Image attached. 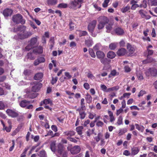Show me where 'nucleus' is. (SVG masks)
<instances>
[{
  "label": "nucleus",
  "instance_id": "obj_32",
  "mask_svg": "<svg viewBox=\"0 0 157 157\" xmlns=\"http://www.w3.org/2000/svg\"><path fill=\"white\" fill-rule=\"evenodd\" d=\"M148 4L151 6H157V0H148Z\"/></svg>",
  "mask_w": 157,
  "mask_h": 157
},
{
  "label": "nucleus",
  "instance_id": "obj_57",
  "mask_svg": "<svg viewBox=\"0 0 157 157\" xmlns=\"http://www.w3.org/2000/svg\"><path fill=\"white\" fill-rule=\"evenodd\" d=\"M6 75H3L0 76V83L3 82L6 80Z\"/></svg>",
  "mask_w": 157,
  "mask_h": 157
},
{
  "label": "nucleus",
  "instance_id": "obj_39",
  "mask_svg": "<svg viewBox=\"0 0 157 157\" xmlns=\"http://www.w3.org/2000/svg\"><path fill=\"white\" fill-rule=\"evenodd\" d=\"M47 3L48 5H54L57 2V0H48Z\"/></svg>",
  "mask_w": 157,
  "mask_h": 157
},
{
  "label": "nucleus",
  "instance_id": "obj_7",
  "mask_svg": "<svg viewBox=\"0 0 157 157\" xmlns=\"http://www.w3.org/2000/svg\"><path fill=\"white\" fill-rule=\"evenodd\" d=\"M6 113L7 115L12 118H16L19 115V113L16 110L10 109H8L6 111Z\"/></svg>",
  "mask_w": 157,
  "mask_h": 157
},
{
  "label": "nucleus",
  "instance_id": "obj_27",
  "mask_svg": "<svg viewBox=\"0 0 157 157\" xmlns=\"http://www.w3.org/2000/svg\"><path fill=\"white\" fill-rule=\"evenodd\" d=\"M85 44L88 47H90L93 44V42L92 39H89L85 41Z\"/></svg>",
  "mask_w": 157,
  "mask_h": 157
},
{
  "label": "nucleus",
  "instance_id": "obj_36",
  "mask_svg": "<svg viewBox=\"0 0 157 157\" xmlns=\"http://www.w3.org/2000/svg\"><path fill=\"white\" fill-rule=\"evenodd\" d=\"M130 9V6L128 5L126 6L123 7L121 9V11L123 13H125Z\"/></svg>",
  "mask_w": 157,
  "mask_h": 157
},
{
  "label": "nucleus",
  "instance_id": "obj_52",
  "mask_svg": "<svg viewBox=\"0 0 157 157\" xmlns=\"http://www.w3.org/2000/svg\"><path fill=\"white\" fill-rule=\"evenodd\" d=\"M101 46V45L100 43H98L95 45L94 47L93 48L94 50H97L100 49Z\"/></svg>",
  "mask_w": 157,
  "mask_h": 157
},
{
  "label": "nucleus",
  "instance_id": "obj_48",
  "mask_svg": "<svg viewBox=\"0 0 157 157\" xmlns=\"http://www.w3.org/2000/svg\"><path fill=\"white\" fill-rule=\"evenodd\" d=\"M12 128V125H10L8 127L6 126L3 127V129L4 130H5L7 132H10Z\"/></svg>",
  "mask_w": 157,
  "mask_h": 157
},
{
  "label": "nucleus",
  "instance_id": "obj_28",
  "mask_svg": "<svg viewBox=\"0 0 157 157\" xmlns=\"http://www.w3.org/2000/svg\"><path fill=\"white\" fill-rule=\"evenodd\" d=\"M29 102L26 100L22 101L20 104V106L22 107H26L27 105L29 104Z\"/></svg>",
  "mask_w": 157,
  "mask_h": 157
},
{
  "label": "nucleus",
  "instance_id": "obj_56",
  "mask_svg": "<svg viewBox=\"0 0 157 157\" xmlns=\"http://www.w3.org/2000/svg\"><path fill=\"white\" fill-rule=\"evenodd\" d=\"M105 25L104 24L99 22V24L98 25V29H102L104 27Z\"/></svg>",
  "mask_w": 157,
  "mask_h": 157
},
{
  "label": "nucleus",
  "instance_id": "obj_38",
  "mask_svg": "<svg viewBox=\"0 0 157 157\" xmlns=\"http://www.w3.org/2000/svg\"><path fill=\"white\" fill-rule=\"evenodd\" d=\"M83 128V126H78L76 128V131L77 132L78 134L81 135L82 134V130Z\"/></svg>",
  "mask_w": 157,
  "mask_h": 157
},
{
  "label": "nucleus",
  "instance_id": "obj_41",
  "mask_svg": "<svg viewBox=\"0 0 157 157\" xmlns=\"http://www.w3.org/2000/svg\"><path fill=\"white\" fill-rule=\"evenodd\" d=\"M123 118L121 116H120L118 118L116 124L120 125L123 124Z\"/></svg>",
  "mask_w": 157,
  "mask_h": 157
},
{
  "label": "nucleus",
  "instance_id": "obj_19",
  "mask_svg": "<svg viewBox=\"0 0 157 157\" xmlns=\"http://www.w3.org/2000/svg\"><path fill=\"white\" fill-rule=\"evenodd\" d=\"M26 27L23 25L19 26L16 29V31L19 32V33H22L25 31Z\"/></svg>",
  "mask_w": 157,
  "mask_h": 157
},
{
  "label": "nucleus",
  "instance_id": "obj_64",
  "mask_svg": "<svg viewBox=\"0 0 157 157\" xmlns=\"http://www.w3.org/2000/svg\"><path fill=\"white\" fill-rule=\"evenodd\" d=\"M148 156L149 157H157V155L151 152L148 154Z\"/></svg>",
  "mask_w": 157,
  "mask_h": 157
},
{
  "label": "nucleus",
  "instance_id": "obj_62",
  "mask_svg": "<svg viewBox=\"0 0 157 157\" xmlns=\"http://www.w3.org/2000/svg\"><path fill=\"white\" fill-rule=\"evenodd\" d=\"M123 154L124 155L126 156L131 155V153L128 150H124L123 153Z\"/></svg>",
  "mask_w": 157,
  "mask_h": 157
},
{
  "label": "nucleus",
  "instance_id": "obj_31",
  "mask_svg": "<svg viewBox=\"0 0 157 157\" xmlns=\"http://www.w3.org/2000/svg\"><path fill=\"white\" fill-rule=\"evenodd\" d=\"M119 87L118 86H114L112 87L109 88L107 89L106 92H109L114 90H117L119 89Z\"/></svg>",
  "mask_w": 157,
  "mask_h": 157
},
{
  "label": "nucleus",
  "instance_id": "obj_26",
  "mask_svg": "<svg viewBox=\"0 0 157 157\" xmlns=\"http://www.w3.org/2000/svg\"><path fill=\"white\" fill-rule=\"evenodd\" d=\"M116 56L115 53L113 51H109L107 54V57L108 58L112 59L114 58Z\"/></svg>",
  "mask_w": 157,
  "mask_h": 157
},
{
  "label": "nucleus",
  "instance_id": "obj_35",
  "mask_svg": "<svg viewBox=\"0 0 157 157\" xmlns=\"http://www.w3.org/2000/svg\"><path fill=\"white\" fill-rule=\"evenodd\" d=\"M79 113L80 118L81 119H84L85 117L86 113L84 111H78Z\"/></svg>",
  "mask_w": 157,
  "mask_h": 157
},
{
  "label": "nucleus",
  "instance_id": "obj_63",
  "mask_svg": "<svg viewBox=\"0 0 157 157\" xmlns=\"http://www.w3.org/2000/svg\"><path fill=\"white\" fill-rule=\"evenodd\" d=\"M41 122L42 125L44 126L46 128H49V125L46 122L45 123H43L42 122Z\"/></svg>",
  "mask_w": 157,
  "mask_h": 157
},
{
  "label": "nucleus",
  "instance_id": "obj_17",
  "mask_svg": "<svg viewBox=\"0 0 157 157\" xmlns=\"http://www.w3.org/2000/svg\"><path fill=\"white\" fill-rule=\"evenodd\" d=\"M139 149L137 147H133L131 149V156H134L137 155L139 151Z\"/></svg>",
  "mask_w": 157,
  "mask_h": 157
},
{
  "label": "nucleus",
  "instance_id": "obj_22",
  "mask_svg": "<svg viewBox=\"0 0 157 157\" xmlns=\"http://www.w3.org/2000/svg\"><path fill=\"white\" fill-rule=\"evenodd\" d=\"M126 52V50L124 48H122L118 50L117 53L118 56H121L124 55Z\"/></svg>",
  "mask_w": 157,
  "mask_h": 157
},
{
  "label": "nucleus",
  "instance_id": "obj_3",
  "mask_svg": "<svg viewBox=\"0 0 157 157\" xmlns=\"http://www.w3.org/2000/svg\"><path fill=\"white\" fill-rule=\"evenodd\" d=\"M147 76H155L157 75V69L155 68H149L145 72Z\"/></svg>",
  "mask_w": 157,
  "mask_h": 157
},
{
  "label": "nucleus",
  "instance_id": "obj_53",
  "mask_svg": "<svg viewBox=\"0 0 157 157\" xmlns=\"http://www.w3.org/2000/svg\"><path fill=\"white\" fill-rule=\"evenodd\" d=\"M139 13L141 17L143 18L145 16L146 12L144 10H141L139 11Z\"/></svg>",
  "mask_w": 157,
  "mask_h": 157
},
{
  "label": "nucleus",
  "instance_id": "obj_21",
  "mask_svg": "<svg viewBox=\"0 0 157 157\" xmlns=\"http://www.w3.org/2000/svg\"><path fill=\"white\" fill-rule=\"evenodd\" d=\"M100 61L101 63L105 66H109L110 62L111 60L106 58H103L100 59Z\"/></svg>",
  "mask_w": 157,
  "mask_h": 157
},
{
  "label": "nucleus",
  "instance_id": "obj_45",
  "mask_svg": "<svg viewBox=\"0 0 157 157\" xmlns=\"http://www.w3.org/2000/svg\"><path fill=\"white\" fill-rule=\"evenodd\" d=\"M67 6V4L61 3L58 5V7L60 8H66Z\"/></svg>",
  "mask_w": 157,
  "mask_h": 157
},
{
  "label": "nucleus",
  "instance_id": "obj_37",
  "mask_svg": "<svg viewBox=\"0 0 157 157\" xmlns=\"http://www.w3.org/2000/svg\"><path fill=\"white\" fill-rule=\"evenodd\" d=\"M43 103L45 105L49 104L51 106H52L53 103L52 101L50 99H45L43 101Z\"/></svg>",
  "mask_w": 157,
  "mask_h": 157
},
{
  "label": "nucleus",
  "instance_id": "obj_30",
  "mask_svg": "<svg viewBox=\"0 0 157 157\" xmlns=\"http://www.w3.org/2000/svg\"><path fill=\"white\" fill-rule=\"evenodd\" d=\"M108 113L110 118V121L111 122H113L115 120V119L113 116V113L111 111H109Z\"/></svg>",
  "mask_w": 157,
  "mask_h": 157
},
{
  "label": "nucleus",
  "instance_id": "obj_14",
  "mask_svg": "<svg viewBox=\"0 0 157 157\" xmlns=\"http://www.w3.org/2000/svg\"><path fill=\"white\" fill-rule=\"evenodd\" d=\"M98 21L99 22H100L105 25V24L108 23L109 20L106 17L101 16L99 17Z\"/></svg>",
  "mask_w": 157,
  "mask_h": 157
},
{
  "label": "nucleus",
  "instance_id": "obj_43",
  "mask_svg": "<svg viewBox=\"0 0 157 157\" xmlns=\"http://www.w3.org/2000/svg\"><path fill=\"white\" fill-rule=\"evenodd\" d=\"M31 70L29 69H26L24 71V74L25 76H29L31 74Z\"/></svg>",
  "mask_w": 157,
  "mask_h": 157
},
{
  "label": "nucleus",
  "instance_id": "obj_15",
  "mask_svg": "<svg viewBox=\"0 0 157 157\" xmlns=\"http://www.w3.org/2000/svg\"><path fill=\"white\" fill-rule=\"evenodd\" d=\"M115 33L118 35L121 36L124 33V31L123 29L120 27H118L115 28L114 29Z\"/></svg>",
  "mask_w": 157,
  "mask_h": 157
},
{
  "label": "nucleus",
  "instance_id": "obj_50",
  "mask_svg": "<svg viewBox=\"0 0 157 157\" xmlns=\"http://www.w3.org/2000/svg\"><path fill=\"white\" fill-rule=\"evenodd\" d=\"M106 32L108 33H110L112 29V25L110 24L107 25L106 26Z\"/></svg>",
  "mask_w": 157,
  "mask_h": 157
},
{
  "label": "nucleus",
  "instance_id": "obj_33",
  "mask_svg": "<svg viewBox=\"0 0 157 157\" xmlns=\"http://www.w3.org/2000/svg\"><path fill=\"white\" fill-rule=\"evenodd\" d=\"M85 98L86 102L88 103H90L92 100V98L91 96L88 94H87Z\"/></svg>",
  "mask_w": 157,
  "mask_h": 157
},
{
  "label": "nucleus",
  "instance_id": "obj_13",
  "mask_svg": "<svg viewBox=\"0 0 157 157\" xmlns=\"http://www.w3.org/2000/svg\"><path fill=\"white\" fill-rule=\"evenodd\" d=\"M13 12V10L9 8H6L3 11V14L5 17H8L11 15Z\"/></svg>",
  "mask_w": 157,
  "mask_h": 157
},
{
  "label": "nucleus",
  "instance_id": "obj_2",
  "mask_svg": "<svg viewBox=\"0 0 157 157\" xmlns=\"http://www.w3.org/2000/svg\"><path fill=\"white\" fill-rule=\"evenodd\" d=\"M37 39L36 37H33L31 39L29 43L25 47V49L29 51L31 49L36 47L37 45Z\"/></svg>",
  "mask_w": 157,
  "mask_h": 157
},
{
  "label": "nucleus",
  "instance_id": "obj_34",
  "mask_svg": "<svg viewBox=\"0 0 157 157\" xmlns=\"http://www.w3.org/2000/svg\"><path fill=\"white\" fill-rule=\"evenodd\" d=\"M135 125L136 127V128L138 130L140 131L141 132H143L144 130V127L142 125H139L138 124H135Z\"/></svg>",
  "mask_w": 157,
  "mask_h": 157
},
{
  "label": "nucleus",
  "instance_id": "obj_46",
  "mask_svg": "<svg viewBox=\"0 0 157 157\" xmlns=\"http://www.w3.org/2000/svg\"><path fill=\"white\" fill-rule=\"evenodd\" d=\"M89 52L90 55L93 58H95V55L94 53L93 50L91 48H90L89 49Z\"/></svg>",
  "mask_w": 157,
  "mask_h": 157
},
{
  "label": "nucleus",
  "instance_id": "obj_6",
  "mask_svg": "<svg viewBox=\"0 0 157 157\" xmlns=\"http://www.w3.org/2000/svg\"><path fill=\"white\" fill-rule=\"evenodd\" d=\"M82 2L83 0H74V1H71L69 3L70 7L73 9L77 7L78 8H80Z\"/></svg>",
  "mask_w": 157,
  "mask_h": 157
},
{
  "label": "nucleus",
  "instance_id": "obj_58",
  "mask_svg": "<svg viewBox=\"0 0 157 157\" xmlns=\"http://www.w3.org/2000/svg\"><path fill=\"white\" fill-rule=\"evenodd\" d=\"M86 109V107L85 105H81V107L80 108H79L77 109V111H84Z\"/></svg>",
  "mask_w": 157,
  "mask_h": 157
},
{
  "label": "nucleus",
  "instance_id": "obj_16",
  "mask_svg": "<svg viewBox=\"0 0 157 157\" xmlns=\"http://www.w3.org/2000/svg\"><path fill=\"white\" fill-rule=\"evenodd\" d=\"M80 150V148L79 146H76L72 148L71 150V152L73 154H76L79 153Z\"/></svg>",
  "mask_w": 157,
  "mask_h": 157
},
{
  "label": "nucleus",
  "instance_id": "obj_49",
  "mask_svg": "<svg viewBox=\"0 0 157 157\" xmlns=\"http://www.w3.org/2000/svg\"><path fill=\"white\" fill-rule=\"evenodd\" d=\"M79 35L80 36H86L87 34V33L86 31H79Z\"/></svg>",
  "mask_w": 157,
  "mask_h": 157
},
{
  "label": "nucleus",
  "instance_id": "obj_18",
  "mask_svg": "<svg viewBox=\"0 0 157 157\" xmlns=\"http://www.w3.org/2000/svg\"><path fill=\"white\" fill-rule=\"evenodd\" d=\"M127 48L130 54H132L135 51V48L134 46H132L129 43H127Z\"/></svg>",
  "mask_w": 157,
  "mask_h": 157
},
{
  "label": "nucleus",
  "instance_id": "obj_9",
  "mask_svg": "<svg viewBox=\"0 0 157 157\" xmlns=\"http://www.w3.org/2000/svg\"><path fill=\"white\" fill-rule=\"evenodd\" d=\"M49 37V33L48 32H46L42 36L41 41V44L42 46H45L46 43V38H48Z\"/></svg>",
  "mask_w": 157,
  "mask_h": 157
},
{
  "label": "nucleus",
  "instance_id": "obj_44",
  "mask_svg": "<svg viewBox=\"0 0 157 157\" xmlns=\"http://www.w3.org/2000/svg\"><path fill=\"white\" fill-rule=\"evenodd\" d=\"M0 85L3 87H5L7 89L10 90V86L8 83H5L0 84Z\"/></svg>",
  "mask_w": 157,
  "mask_h": 157
},
{
  "label": "nucleus",
  "instance_id": "obj_60",
  "mask_svg": "<svg viewBox=\"0 0 157 157\" xmlns=\"http://www.w3.org/2000/svg\"><path fill=\"white\" fill-rule=\"evenodd\" d=\"M5 107V105L3 101H0V110L4 109Z\"/></svg>",
  "mask_w": 157,
  "mask_h": 157
},
{
  "label": "nucleus",
  "instance_id": "obj_40",
  "mask_svg": "<svg viewBox=\"0 0 157 157\" xmlns=\"http://www.w3.org/2000/svg\"><path fill=\"white\" fill-rule=\"evenodd\" d=\"M50 148L51 150L53 152L56 151V144L54 141L52 142L50 144Z\"/></svg>",
  "mask_w": 157,
  "mask_h": 157
},
{
  "label": "nucleus",
  "instance_id": "obj_20",
  "mask_svg": "<svg viewBox=\"0 0 157 157\" xmlns=\"http://www.w3.org/2000/svg\"><path fill=\"white\" fill-rule=\"evenodd\" d=\"M38 94V93L33 92H30L29 93H27L26 94V96L28 98L30 99H33L36 97Z\"/></svg>",
  "mask_w": 157,
  "mask_h": 157
},
{
  "label": "nucleus",
  "instance_id": "obj_42",
  "mask_svg": "<svg viewBox=\"0 0 157 157\" xmlns=\"http://www.w3.org/2000/svg\"><path fill=\"white\" fill-rule=\"evenodd\" d=\"M117 43H112L110 44L109 47L111 50H114L117 47Z\"/></svg>",
  "mask_w": 157,
  "mask_h": 157
},
{
  "label": "nucleus",
  "instance_id": "obj_5",
  "mask_svg": "<svg viewBox=\"0 0 157 157\" xmlns=\"http://www.w3.org/2000/svg\"><path fill=\"white\" fill-rule=\"evenodd\" d=\"M39 54V48H36L34 49L32 52H29L27 54V58L31 60H34L36 56Z\"/></svg>",
  "mask_w": 157,
  "mask_h": 157
},
{
  "label": "nucleus",
  "instance_id": "obj_12",
  "mask_svg": "<svg viewBox=\"0 0 157 157\" xmlns=\"http://www.w3.org/2000/svg\"><path fill=\"white\" fill-rule=\"evenodd\" d=\"M147 51L148 52V55L147 59L143 61V63L144 64H146L148 63H150L153 61V59L152 58H150L149 59V57L148 56L149 55H152L153 53V51L152 50H150L149 49H147Z\"/></svg>",
  "mask_w": 157,
  "mask_h": 157
},
{
  "label": "nucleus",
  "instance_id": "obj_59",
  "mask_svg": "<svg viewBox=\"0 0 157 157\" xmlns=\"http://www.w3.org/2000/svg\"><path fill=\"white\" fill-rule=\"evenodd\" d=\"M49 43L50 44H55V39L54 37L53 36L51 37L49 39Z\"/></svg>",
  "mask_w": 157,
  "mask_h": 157
},
{
  "label": "nucleus",
  "instance_id": "obj_51",
  "mask_svg": "<svg viewBox=\"0 0 157 157\" xmlns=\"http://www.w3.org/2000/svg\"><path fill=\"white\" fill-rule=\"evenodd\" d=\"M110 0H105L102 4V6L104 8L107 7L108 6V4Z\"/></svg>",
  "mask_w": 157,
  "mask_h": 157
},
{
  "label": "nucleus",
  "instance_id": "obj_8",
  "mask_svg": "<svg viewBox=\"0 0 157 157\" xmlns=\"http://www.w3.org/2000/svg\"><path fill=\"white\" fill-rule=\"evenodd\" d=\"M31 32H24V33H18L17 34L18 38L20 39H23L28 38L32 35Z\"/></svg>",
  "mask_w": 157,
  "mask_h": 157
},
{
  "label": "nucleus",
  "instance_id": "obj_23",
  "mask_svg": "<svg viewBox=\"0 0 157 157\" xmlns=\"http://www.w3.org/2000/svg\"><path fill=\"white\" fill-rule=\"evenodd\" d=\"M96 54L97 58L100 59L104 58L105 56L104 53L100 51H97Z\"/></svg>",
  "mask_w": 157,
  "mask_h": 157
},
{
  "label": "nucleus",
  "instance_id": "obj_1",
  "mask_svg": "<svg viewBox=\"0 0 157 157\" xmlns=\"http://www.w3.org/2000/svg\"><path fill=\"white\" fill-rule=\"evenodd\" d=\"M12 21L16 24L21 23L22 25L25 24V20L23 18L22 16L20 14H17L13 16Z\"/></svg>",
  "mask_w": 157,
  "mask_h": 157
},
{
  "label": "nucleus",
  "instance_id": "obj_61",
  "mask_svg": "<svg viewBox=\"0 0 157 157\" xmlns=\"http://www.w3.org/2000/svg\"><path fill=\"white\" fill-rule=\"evenodd\" d=\"M100 133H98L97 136L94 137V139L97 142H98L100 140Z\"/></svg>",
  "mask_w": 157,
  "mask_h": 157
},
{
  "label": "nucleus",
  "instance_id": "obj_47",
  "mask_svg": "<svg viewBox=\"0 0 157 157\" xmlns=\"http://www.w3.org/2000/svg\"><path fill=\"white\" fill-rule=\"evenodd\" d=\"M147 5L146 3V0H143L142 3L140 6V7H143L144 8H146Z\"/></svg>",
  "mask_w": 157,
  "mask_h": 157
},
{
  "label": "nucleus",
  "instance_id": "obj_11",
  "mask_svg": "<svg viewBox=\"0 0 157 157\" xmlns=\"http://www.w3.org/2000/svg\"><path fill=\"white\" fill-rule=\"evenodd\" d=\"M31 85H33L32 87L31 90L33 92H38L39 90V81H36L31 83Z\"/></svg>",
  "mask_w": 157,
  "mask_h": 157
},
{
  "label": "nucleus",
  "instance_id": "obj_10",
  "mask_svg": "<svg viewBox=\"0 0 157 157\" xmlns=\"http://www.w3.org/2000/svg\"><path fill=\"white\" fill-rule=\"evenodd\" d=\"M97 21L94 20L90 22L88 26V29L89 31L91 33H93L96 25Z\"/></svg>",
  "mask_w": 157,
  "mask_h": 157
},
{
  "label": "nucleus",
  "instance_id": "obj_29",
  "mask_svg": "<svg viewBox=\"0 0 157 157\" xmlns=\"http://www.w3.org/2000/svg\"><path fill=\"white\" fill-rule=\"evenodd\" d=\"M127 132V129L125 128L120 129L119 130L118 135L119 136H121L124 135Z\"/></svg>",
  "mask_w": 157,
  "mask_h": 157
},
{
  "label": "nucleus",
  "instance_id": "obj_24",
  "mask_svg": "<svg viewBox=\"0 0 157 157\" xmlns=\"http://www.w3.org/2000/svg\"><path fill=\"white\" fill-rule=\"evenodd\" d=\"M63 133L65 135L67 136V137H70L75 135V132L73 131H70L64 132Z\"/></svg>",
  "mask_w": 157,
  "mask_h": 157
},
{
  "label": "nucleus",
  "instance_id": "obj_25",
  "mask_svg": "<svg viewBox=\"0 0 157 157\" xmlns=\"http://www.w3.org/2000/svg\"><path fill=\"white\" fill-rule=\"evenodd\" d=\"M136 74V76L139 80H142L144 79L143 73L141 71H137Z\"/></svg>",
  "mask_w": 157,
  "mask_h": 157
},
{
  "label": "nucleus",
  "instance_id": "obj_4",
  "mask_svg": "<svg viewBox=\"0 0 157 157\" xmlns=\"http://www.w3.org/2000/svg\"><path fill=\"white\" fill-rule=\"evenodd\" d=\"M58 157H67V152L64 150L63 145L59 144L58 146Z\"/></svg>",
  "mask_w": 157,
  "mask_h": 157
},
{
  "label": "nucleus",
  "instance_id": "obj_54",
  "mask_svg": "<svg viewBox=\"0 0 157 157\" xmlns=\"http://www.w3.org/2000/svg\"><path fill=\"white\" fill-rule=\"evenodd\" d=\"M64 75L65 76H66V79H70L71 77L72 76L68 72H65L64 73Z\"/></svg>",
  "mask_w": 157,
  "mask_h": 157
},
{
  "label": "nucleus",
  "instance_id": "obj_55",
  "mask_svg": "<svg viewBox=\"0 0 157 157\" xmlns=\"http://www.w3.org/2000/svg\"><path fill=\"white\" fill-rule=\"evenodd\" d=\"M40 157H47L46 153L44 151L40 152Z\"/></svg>",
  "mask_w": 157,
  "mask_h": 157
}]
</instances>
